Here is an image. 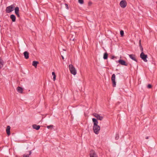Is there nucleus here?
I'll use <instances>...</instances> for the list:
<instances>
[{"label": "nucleus", "instance_id": "nucleus-1", "mask_svg": "<svg viewBox=\"0 0 157 157\" xmlns=\"http://www.w3.org/2000/svg\"><path fill=\"white\" fill-rule=\"evenodd\" d=\"M69 68L71 74L74 75H76L77 73L75 67L72 64H71L69 65Z\"/></svg>", "mask_w": 157, "mask_h": 157}, {"label": "nucleus", "instance_id": "nucleus-2", "mask_svg": "<svg viewBox=\"0 0 157 157\" xmlns=\"http://www.w3.org/2000/svg\"><path fill=\"white\" fill-rule=\"evenodd\" d=\"M100 127L98 125L93 126V130L94 133L96 134H98L99 132Z\"/></svg>", "mask_w": 157, "mask_h": 157}, {"label": "nucleus", "instance_id": "nucleus-3", "mask_svg": "<svg viewBox=\"0 0 157 157\" xmlns=\"http://www.w3.org/2000/svg\"><path fill=\"white\" fill-rule=\"evenodd\" d=\"M15 6L13 5L7 7L6 9V12L7 13H10L13 11L14 9Z\"/></svg>", "mask_w": 157, "mask_h": 157}, {"label": "nucleus", "instance_id": "nucleus-4", "mask_svg": "<svg viewBox=\"0 0 157 157\" xmlns=\"http://www.w3.org/2000/svg\"><path fill=\"white\" fill-rule=\"evenodd\" d=\"M140 57L143 59L145 62H147V55L145 54L144 52H141L140 55Z\"/></svg>", "mask_w": 157, "mask_h": 157}, {"label": "nucleus", "instance_id": "nucleus-5", "mask_svg": "<svg viewBox=\"0 0 157 157\" xmlns=\"http://www.w3.org/2000/svg\"><path fill=\"white\" fill-rule=\"evenodd\" d=\"M115 74H113L112 75L111 81L112 82V85L113 87H115L116 86V82L115 81Z\"/></svg>", "mask_w": 157, "mask_h": 157}, {"label": "nucleus", "instance_id": "nucleus-6", "mask_svg": "<svg viewBox=\"0 0 157 157\" xmlns=\"http://www.w3.org/2000/svg\"><path fill=\"white\" fill-rule=\"evenodd\" d=\"M120 5L122 8H124L127 6V2L124 0H122L120 3Z\"/></svg>", "mask_w": 157, "mask_h": 157}, {"label": "nucleus", "instance_id": "nucleus-7", "mask_svg": "<svg viewBox=\"0 0 157 157\" xmlns=\"http://www.w3.org/2000/svg\"><path fill=\"white\" fill-rule=\"evenodd\" d=\"M90 157H98V155L94 150H91L90 154Z\"/></svg>", "mask_w": 157, "mask_h": 157}, {"label": "nucleus", "instance_id": "nucleus-8", "mask_svg": "<svg viewBox=\"0 0 157 157\" xmlns=\"http://www.w3.org/2000/svg\"><path fill=\"white\" fill-rule=\"evenodd\" d=\"M117 62L122 65H124L125 66H128V64L123 59H120L117 61Z\"/></svg>", "mask_w": 157, "mask_h": 157}, {"label": "nucleus", "instance_id": "nucleus-9", "mask_svg": "<svg viewBox=\"0 0 157 157\" xmlns=\"http://www.w3.org/2000/svg\"><path fill=\"white\" fill-rule=\"evenodd\" d=\"M94 115L95 117L97 118V119L100 121L102 120L103 118V117L100 116L97 113H94Z\"/></svg>", "mask_w": 157, "mask_h": 157}, {"label": "nucleus", "instance_id": "nucleus-10", "mask_svg": "<svg viewBox=\"0 0 157 157\" xmlns=\"http://www.w3.org/2000/svg\"><path fill=\"white\" fill-rule=\"evenodd\" d=\"M129 57L132 59V60L135 61L136 62H137V60L135 58V56L133 54L129 55Z\"/></svg>", "mask_w": 157, "mask_h": 157}, {"label": "nucleus", "instance_id": "nucleus-11", "mask_svg": "<svg viewBox=\"0 0 157 157\" xmlns=\"http://www.w3.org/2000/svg\"><path fill=\"white\" fill-rule=\"evenodd\" d=\"M14 10H15V14L17 16V17H19V8L18 7H17L15 8Z\"/></svg>", "mask_w": 157, "mask_h": 157}, {"label": "nucleus", "instance_id": "nucleus-12", "mask_svg": "<svg viewBox=\"0 0 157 157\" xmlns=\"http://www.w3.org/2000/svg\"><path fill=\"white\" fill-rule=\"evenodd\" d=\"M33 129H35L37 130L40 129V126L39 125H37L36 124H34L33 125Z\"/></svg>", "mask_w": 157, "mask_h": 157}, {"label": "nucleus", "instance_id": "nucleus-13", "mask_svg": "<svg viewBox=\"0 0 157 157\" xmlns=\"http://www.w3.org/2000/svg\"><path fill=\"white\" fill-rule=\"evenodd\" d=\"M24 56L25 58L26 59H28L29 58V53L27 51L25 52L24 53Z\"/></svg>", "mask_w": 157, "mask_h": 157}, {"label": "nucleus", "instance_id": "nucleus-14", "mask_svg": "<svg viewBox=\"0 0 157 157\" xmlns=\"http://www.w3.org/2000/svg\"><path fill=\"white\" fill-rule=\"evenodd\" d=\"M10 126H8L6 128V132L7 134L8 135V136H9L10 134Z\"/></svg>", "mask_w": 157, "mask_h": 157}, {"label": "nucleus", "instance_id": "nucleus-15", "mask_svg": "<svg viewBox=\"0 0 157 157\" xmlns=\"http://www.w3.org/2000/svg\"><path fill=\"white\" fill-rule=\"evenodd\" d=\"M92 121L94 124L93 126L98 125V122L97 119L94 118H92Z\"/></svg>", "mask_w": 157, "mask_h": 157}, {"label": "nucleus", "instance_id": "nucleus-16", "mask_svg": "<svg viewBox=\"0 0 157 157\" xmlns=\"http://www.w3.org/2000/svg\"><path fill=\"white\" fill-rule=\"evenodd\" d=\"M10 18L13 22H15L16 20V17L13 14H12L10 16Z\"/></svg>", "mask_w": 157, "mask_h": 157}, {"label": "nucleus", "instance_id": "nucleus-17", "mask_svg": "<svg viewBox=\"0 0 157 157\" xmlns=\"http://www.w3.org/2000/svg\"><path fill=\"white\" fill-rule=\"evenodd\" d=\"M17 90L19 93H22L23 92V89L22 87L20 86L17 87Z\"/></svg>", "mask_w": 157, "mask_h": 157}, {"label": "nucleus", "instance_id": "nucleus-18", "mask_svg": "<svg viewBox=\"0 0 157 157\" xmlns=\"http://www.w3.org/2000/svg\"><path fill=\"white\" fill-rule=\"evenodd\" d=\"M139 44L140 50L141 51V52H143V48L141 44V40H139Z\"/></svg>", "mask_w": 157, "mask_h": 157}, {"label": "nucleus", "instance_id": "nucleus-19", "mask_svg": "<svg viewBox=\"0 0 157 157\" xmlns=\"http://www.w3.org/2000/svg\"><path fill=\"white\" fill-rule=\"evenodd\" d=\"M39 63V62L37 61H34L33 62L32 65L36 67L37 66V64Z\"/></svg>", "mask_w": 157, "mask_h": 157}, {"label": "nucleus", "instance_id": "nucleus-20", "mask_svg": "<svg viewBox=\"0 0 157 157\" xmlns=\"http://www.w3.org/2000/svg\"><path fill=\"white\" fill-rule=\"evenodd\" d=\"M29 154H25L23 155V157H29V155H31V151H30L28 152Z\"/></svg>", "mask_w": 157, "mask_h": 157}, {"label": "nucleus", "instance_id": "nucleus-21", "mask_svg": "<svg viewBox=\"0 0 157 157\" xmlns=\"http://www.w3.org/2000/svg\"><path fill=\"white\" fill-rule=\"evenodd\" d=\"M108 57V54L107 52H105L103 55V59H107Z\"/></svg>", "mask_w": 157, "mask_h": 157}, {"label": "nucleus", "instance_id": "nucleus-22", "mask_svg": "<svg viewBox=\"0 0 157 157\" xmlns=\"http://www.w3.org/2000/svg\"><path fill=\"white\" fill-rule=\"evenodd\" d=\"M52 75L53 76V80L54 81H55L56 80V75H55V73L54 72H52Z\"/></svg>", "mask_w": 157, "mask_h": 157}, {"label": "nucleus", "instance_id": "nucleus-23", "mask_svg": "<svg viewBox=\"0 0 157 157\" xmlns=\"http://www.w3.org/2000/svg\"><path fill=\"white\" fill-rule=\"evenodd\" d=\"M120 34L121 36H124V31L123 30H121L120 31Z\"/></svg>", "mask_w": 157, "mask_h": 157}, {"label": "nucleus", "instance_id": "nucleus-24", "mask_svg": "<svg viewBox=\"0 0 157 157\" xmlns=\"http://www.w3.org/2000/svg\"><path fill=\"white\" fill-rule=\"evenodd\" d=\"M119 137L118 134H116L115 137V139L116 140H117L119 139Z\"/></svg>", "mask_w": 157, "mask_h": 157}, {"label": "nucleus", "instance_id": "nucleus-25", "mask_svg": "<svg viewBox=\"0 0 157 157\" xmlns=\"http://www.w3.org/2000/svg\"><path fill=\"white\" fill-rule=\"evenodd\" d=\"M78 2L81 4H82L83 3V0H78Z\"/></svg>", "mask_w": 157, "mask_h": 157}, {"label": "nucleus", "instance_id": "nucleus-26", "mask_svg": "<svg viewBox=\"0 0 157 157\" xmlns=\"http://www.w3.org/2000/svg\"><path fill=\"white\" fill-rule=\"evenodd\" d=\"M147 87L148 89H150L152 87V85L151 84H149L147 86Z\"/></svg>", "mask_w": 157, "mask_h": 157}, {"label": "nucleus", "instance_id": "nucleus-27", "mask_svg": "<svg viewBox=\"0 0 157 157\" xmlns=\"http://www.w3.org/2000/svg\"><path fill=\"white\" fill-rule=\"evenodd\" d=\"M53 125H50L49 126H47V128L48 129H49L50 128L52 127H53Z\"/></svg>", "mask_w": 157, "mask_h": 157}, {"label": "nucleus", "instance_id": "nucleus-28", "mask_svg": "<svg viewBox=\"0 0 157 157\" xmlns=\"http://www.w3.org/2000/svg\"><path fill=\"white\" fill-rule=\"evenodd\" d=\"M65 6H66V8L67 9H68V6L67 4H65Z\"/></svg>", "mask_w": 157, "mask_h": 157}, {"label": "nucleus", "instance_id": "nucleus-29", "mask_svg": "<svg viewBox=\"0 0 157 157\" xmlns=\"http://www.w3.org/2000/svg\"><path fill=\"white\" fill-rule=\"evenodd\" d=\"M115 58V57L114 56H112L111 58V59H113L114 58Z\"/></svg>", "mask_w": 157, "mask_h": 157}, {"label": "nucleus", "instance_id": "nucleus-30", "mask_svg": "<svg viewBox=\"0 0 157 157\" xmlns=\"http://www.w3.org/2000/svg\"><path fill=\"white\" fill-rule=\"evenodd\" d=\"M62 59L63 60H64V58L63 57V56H62Z\"/></svg>", "mask_w": 157, "mask_h": 157}, {"label": "nucleus", "instance_id": "nucleus-31", "mask_svg": "<svg viewBox=\"0 0 157 157\" xmlns=\"http://www.w3.org/2000/svg\"><path fill=\"white\" fill-rule=\"evenodd\" d=\"M148 138H149V137L147 136V137H146V139H148Z\"/></svg>", "mask_w": 157, "mask_h": 157}, {"label": "nucleus", "instance_id": "nucleus-32", "mask_svg": "<svg viewBox=\"0 0 157 157\" xmlns=\"http://www.w3.org/2000/svg\"><path fill=\"white\" fill-rule=\"evenodd\" d=\"M120 74V73H118L117 74V75H119Z\"/></svg>", "mask_w": 157, "mask_h": 157}, {"label": "nucleus", "instance_id": "nucleus-33", "mask_svg": "<svg viewBox=\"0 0 157 157\" xmlns=\"http://www.w3.org/2000/svg\"><path fill=\"white\" fill-rule=\"evenodd\" d=\"M89 4H91V3H89Z\"/></svg>", "mask_w": 157, "mask_h": 157}, {"label": "nucleus", "instance_id": "nucleus-34", "mask_svg": "<svg viewBox=\"0 0 157 157\" xmlns=\"http://www.w3.org/2000/svg\"><path fill=\"white\" fill-rule=\"evenodd\" d=\"M72 40L73 41H74V40Z\"/></svg>", "mask_w": 157, "mask_h": 157}]
</instances>
